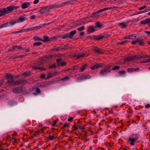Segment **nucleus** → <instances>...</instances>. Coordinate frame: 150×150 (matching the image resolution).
Instances as JSON below:
<instances>
[{
  "label": "nucleus",
  "mask_w": 150,
  "mask_h": 150,
  "mask_svg": "<svg viewBox=\"0 0 150 150\" xmlns=\"http://www.w3.org/2000/svg\"><path fill=\"white\" fill-rule=\"evenodd\" d=\"M111 66H109L103 68L100 71V74L102 76H103L104 75L110 73L111 71Z\"/></svg>",
  "instance_id": "obj_1"
},
{
  "label": "nucleus",
  "mask_w": 150,
  "mask_h": 150,
  "mask_svg": "<svg viewBox=\"0 0 150 150\" xmlns=\"http://www.w3.org/2000/svg\"><path fill=\"white\" fill-rule=\"evenodd\" d=\"M52 8V5L46 7L42 8L39 10V12L42 14H44L48 13L51 9H54Z\"/></svg>",
  "instance_id": "obj_2"
},
{
  "label": "nucleus",
  "mask_w": 150,
  "mask_h": 150,
  "mask_svg": "<svg viewBox=\"0 0 150 150\" xmlns=\"http://www.w3.org/2000/svg\"><path fill=\"white\" fill-rule=\"evenodd\" d=\"M148 57H149L147 55H143V56L140 55H137L132 57H129L126 59V60L127 61H129L138 59L145 58Z\"/></svg>",
  "instance_id": "obj_3"
},
{
  "label": "nucleus",
  "mask_w": 150,
  "mask_h": 150,
  "mask_svg": "<svg viewBox=\"0 0 150 150\" xmlns=\"http://www.w3.org/2000/svg\"><path fill=\"white\" fill-rule=\"evenodd\" d=\"M25 91V88L22 86L16 87L13 88L12 90V92L15 93L19 94L22 93Z\"/></svg>",
  "instance_id": "obj_4"
},
{
  "label": "nucleus",
  "mask_w": 150,
  "mask_h": 150,
  "mask_svg": "<svg viewBox=\"0 0 150 150\" xmlns=\"http://www.w3.org/2000/svg\"><path fill=\"white\" fill-rule=\"evenodd\" d=\"M68 4L67 1L62 3H55L52 5V8H58L64 6L65 5Z\"/></svg>",
  "instance_id": "obj_5"
},
{
  "label": "nucleus",
  "mask_w": 150,
  "mask_h": 150,
  "mask_svg": "<svg viewBox=\"0 0 150 150\" xmlns=\"http://www.w3.org/2000/svg\"><path fill=\"white\" fill-rule=\"evenodd\" d=\"M16 23H16V20H15L14 21H12L11 22H7L6 23L2 24V25L3 28L8 26L13 25Z\"/></svg>",
  "instance_id": "obj_6"
},
{
  "label": "nucleus",
  "mask_w": 150,
  "mask_h": 150,
  "mask_svg": "<svg viewBox=\"0 0 150 150\" xmlns=\"http://www.w3.org/2000/svg\"><path fill=\"white\" fill-rule=\"evenodd\" d=\"M27 20V18L25 16H21L18 18L16 20L17 23L23 22Z\"/></svg>",
  "instance_id": "obj_7"
},
{
  "label": "nucleus",
  "mask_w": 150,
  "mask_h": 150,
  "mask_svg": "<svg viewBox=\"0 0 150 150\" xmlns=\"http://www.w3.org/2000/svg\"><path fill=\"white\" fill-rule=\"evenodd\" d=\"M94 39V40H99L102 39L106 37V35H95L92 36Z\"/></svg>",
  "instance_id": "obj_8"
},
{
  "label": "nucleus",
  "mask_w": 150,
  "mask_h": 150,
  "mask_svg": "<svg viewBox=\"0 0 150 150\" xmlns=\"http://www.w3.org/2000/svg\"><path fill=\"white\" fill-rule=\"evenodd\" d=\"M62 58H58L56 59V62L59 66L63 67L66 65V63L64 62H61Z\"/></svg>",
  "instance_id": "obj_9"
},
{
  "label": "nucleus",
  "mask_w": 150,
  "mask_h": 150,
  "mask_svg": "<svg viewBox=\"0 0 150 150\" xmlns=\"http://www.w3.org/2000/svg\"><path fill=\"white\" fill-rule=\"evenodd\" d=\"M12 11V7L11 6L3 9V11L4 12H5L6 14L10 13Z\"/></svg>",
  "instance_id": "obj_10"
},
{
  "label": "nucleus",
  "mask_w": 150,
  "mask_h": 150,
  "mask_svg": "<svg viewBox=\"0 0 150 150\" xmlns=\"http://www.w3.org/2000/svg\"><path fill=\"white\" fill-rule=\"evenodd\" d=\"M91 76L89 75H87L86 76L83 75L80 76L79 78L77 79V80L79 81V80H83L85 79H88L91 78Z\"/></svg>",
  "instance_id": "obj_11"
},
{
  "label": "nucleus",
  "mask_w": 150,
  "mask_h": 150,
  "mask_svg": "<svg viewBox=\"0 0 150 150\" xmlns=\"http://www.w3.org/2000/svg\"><path fill=\"white\" fill-rule=\"evenodd\" d=\"M64 48H61L60 47H57L52 49L53 51H62L63 50L66 49L67 47V46L65 45Z\"/></svg>",
  "instance_id": "obj_12"
},
{
  "label": "nucleus",
  "mask_w": 150,
  "mask_h": 150,
  "mask_svg": "<svg viewBox=\"0 0 150 150\" xmlns=\"http://www.w3.org/2000/svg\"><path fill=\"white\" fill-rule=\"evenodd\" d=\"M93 50L96 53H98L99 54H103V51L102 50L98 48L94 47L93 48Z\"/></svg>",
  "instance_id": "obj_13"
},
{
  "label": "nucleus",
  "mask_w": 150,
  "mask_h": 150,
  "mask_svg": "<svg viewBox=\"0 0 150 150\" xmlns=\"http://www.w3.org/2000/svg\"><path fill=\"white\" fill-rule=\"evenodd\" d=\"M30 5V3L28 2H26L23 3L22 4L21 7L23 9H25L28 7Z\"/></svg>",
  "instance_id": "obj_14"
},
{
  "label": "nucleus",
  "mask_w": 150,
  "mask_h": 150,
  "mask_svg": "<svg viewBox=\"0 0 150 150\" xmlns=\"http://www.w3.org/2000/svg\"><path fill=\"white\" fill-rule=\"evenodd\" d=\"M139 134H133L132 135V137L137 142V141L139 139Z\"/></svg>",
  "instance_id": "obj_15"
},
{
  "label": "nucleus",
  "mask_w": 150,
  "mask_h": 150,
  "mask_svg": "<svg viewBox=\"0 0 150 150\" xmlns=\"http://www.w3.org/2000/svg\"><path fill=\"white\" fill-rule=\"evenodd\" d=\"M102 64H96L93 66L91 67V68L92 70H93L96 69L97 68L102 67Z\"/></svg>",
  "instance_id": "obj_16"
},
{
  "label": "nucleus",
  "mask_w": 150,
  "mask_h": 150,
  "mask_svg": "<svg viewBox=\"0 0 150 150\" xmlns=\"http://www.w3.org/2000/svg\"><path fill=\"white\" fill-rule=\"evenodd\" d=\"M87 55H86L85 54H75L74 55V57L77 59H79L81 57H83L84 56H87Z\"/></svg>",
  "instance_id": "obj_17"
},
{
  "label": "nucleus",
  "mask_w": 150,
  "mask_h": 150,
  "mask_svg": "<svg viewBox=\"0 0 150 150\" xmlns=\"http://www.w3.org/2000/svg\"><path fill=\"white\" fill-rule=\"evenodd\" d=\"M14 81L13 79H9L8 80L7 83L10 85V86H11L14 85Z\"/></svg>",
  "instance_id": "obj_18"
},
{
  "label": "nucleus",
  "mask_w": 150,
  "mask_h": 150,
  "mask_svg": "<svg viewBox=\"0 0 150 150\" xmlns=\"http://www.w3.org/2000/svg\"><path fill=\"white\" fill-rule=\"evenodd\" d=\"M76 30H74L70 32L68 34H69V36H70L69 38L72 39L73 37V35L76 33Z\"/></svg>",
  "instance_id": "obj_19"
},
{
  "label": "nucleus",
  "mask_w": 150,
  "mask_h": 150,
  "mask_svg": "<svg viewBox=\"0 0 150 150\" xmlns=\"http://www.w3.org/2000/svg\"><path fill=\"white\" fill-rule=\"evenodd\" d=\"M44 39H42V41L44 42H47L50 40L49 38L47 36H44L43 37Z\"/></svg>",
  "instance_id": "obj_20"
},
{
  "label": "nucleus",
  "mask_w": 150,
  "mask_h": 150,
  "mask_svg": "<svg viewBox=\"0 0 150 150\" xmlns=\"http://www.w3.org/2000/svg\"><path fill=\"white\" fill-rule=\"evenodd\" d=\"M60 37L63 39H65L68 38H69L70 36L68 33H66L63 35H61Z\"/></svg>",
  "instance_id": "obj_21"
},
{
  "label": "nucleus",
  "mask_w": 150,
  "mask_h": 150,
  "mask_svg": "<svg viewBox=\"0 0 150 150\" xmlns=\"http://www.w3.org/2000/svg\"><path fill=\"white\" fill-rule=\"evenodd\" d=\"M50 83L48 82H45L42 83L40 85L39 87H46L48 84Z\"/></svg>",
  "instance_id": "obj_22"
},
{
  "label": "nucleus",
  "mask_w": 150,
  "mask_h": 150,
  "mask_svg": "<svg viewBox=\"0 0 150 150\" xmlns=\"http://www.w3.org/2000/svg\"><path fill=\"white\" fill-rule=\"evenodd\" d=\"M103 25L101 24L99 22H97L95 23V28H99L103 27Z\"/></svg>",
  "instance_id": "obj_23"
},
{
  "label": "nucleus",
  "mask_w": 150,
  "mask_h": 150,
  "mask_svg": "<svg viewBox=\"0 0 150 150\" xmlns=\"http://www.w3.org/2000/svg\"><path fill=\"white\" fill-rule=\"evenodd\" d=\"M128 141L131 142L130 144L131 145H133L134 144V142H137L133 138L129 137L128 139Z\"/></svg>",
  "instance_id": "obj_24"
},
{
  "label": "nucleus",
  "mask_w": 150,
  "mask_h": 150,
  "mask_svg": "<svg viewBox=\"0 0 150 150\" xmlns=\"http://www.w3.org/2000/svg\"><path fill=\"white\" fill-rule=\"evenodd\" d=\"M87 30L88 32L93 33L95 31V29L93 27L90 26L88 27Z\"/></svg>",
  "instance_id": "obj_25"
},
{
  "label": "nucleus",
  "mask_w": 150,
  "mask_h": 150,
  "mask_svg": "<svg viewBox=\"0 0 150 150\" xmlns=\"http://www.w3.org/2000/svg\"><path fill=\"white\" fill-rule=\"evenodd\" d=\"M21 84V79H19L16 80L14 83V85H18Z\"/></svg>",
  "instance_id": "obj_26"
},
{
  "label": "nucleus",
  "mask_w": 150,
  "mask_h": 150,
  "mask_svg": "<svg viewBox=\"0 0 150 150\" xmlns=\"http://www.w3.org/2000/svg\"><path fill=\"white\" fill-rule=\"evenodd\" d=\"M17 103L15 101L11 100L8 103V105L10 106H13L14 105H17Z\"/></svg>",
  "instance_id": "obj_27"
},
{
  "label": "nucleus",
  "mask_w": 150,
  "mask_h": 150,
  "mask_svg": "<svg viewBox=\"0 0 150 150\" xmlns=\"http://www.w3.org/2000/svg\"><path fill=\"white\" fill-rule=\"evenodd\" d=\"M41 28V26H36L35 27H31L29 28V31H30L33 30H36L37 29L40 28Z\"/></svg>",
  "instance_id": "obj_28"
},
{
  "label": "nucleus",
  "mask_w": 150,
  "mask_h": 150,
  "mask_svg": "<svg viewBox=\"0 0 150 150\" xmlns=\"http://www.w3.org/2000/svg\"><path fill=\"white\" fill-rule=\"evenodd\" d=\"M119 25L122 28H125L127 26V25H126L125 23L123 22L119 23Z\"/></svg>",
  "instance_id": "obj_29"
},
{
  "label": "nucleus",
  "mask_w": 150,
  "mask_h": 150,
  "mask_svg": "<svg viewBox=\"0 0 150 150\" xmlns=\"http://www.w3.org/2000/svg\"><path fill=\"white\" fill-rule=\"evenodd\" d=\"M87 67V65L86 64H85L80 69V71L81 72H83L85 69H86V68Z\"/></svg>",
  "instance_id": "obj_30"
},
{
  "label": "nucleus",
  "mask_w": 150,
  "mask_h": 150,
  "mask_svg": "<svg viewBox=\"0 0 150 150\" xmlns=\"http://www.w3.org/2000/svg\"><path fill=\"white\" fill-rule=\"evenodd\" d=\"M100 13V12H98V10L97 11H96V12H93L92 13V15H91V17H94L97 16L98 15V14Z\"/></svg>",
  "instance_id": "obj_31"
},
{
  "label": "nucleus",
  "mask_w": 150,
  "mask_h": 150,
  "mask_svg": "<svg viewBox=\"0 0 150 150\" xmlns=\"http://www.w3.org/2000/svg\"><path fill=\"white\" fill-rule=\"evenodd\" d=\"M138 41L137 43H138L141 46H143L144 44V42L143 41V40L141 39H137Z\"/></svg>",
  "instance_id": "obj_32"
},
{
  "label": "nucleus",
  "mask_w": 150,
  "mask_h": 150,
  "mask_svg": "<svg viewBox=\"0 0 150 150\" xmlns=\"http://www.w3.org/2000/svg\"><path fill=\"white\" fill-rule=\"evenodd\" d=\"M6 77L7 78H10L11 79H13V78H14L15 76V75H13L11 74H6Z\"/></svg>",
  "instance_id": "obj_33"
},
{
  "label": "nucleus",
  "mask_w": 150,
  "mask_h": 150,
  "mask_svg": "<svg viewBox=\"0 0 150 150\" xmlns=\"http://www.w3.org/2000/svg\"><path fill=\"white\" fill-rule=\"evenodd\" d=\"M42 44V43L41 42H39L34 43L33 44V45L34 46L37 47L40 45Z\"/></svg>",
  "instance_id": "obj_34"
},
{
  "label": "nucleus",
  "mask_w": 150,
  "mask_h": 150,
  "mask_svg": "<svg viewBox=\"0 0 150 150\" xmlns=\"http://www.w3.org/2000/svg\"><path fill=\"white\" fill-rule=\"evenodd\" d=\"M70 79V78L67 76H66L63 78H61L60 80L62 81H67Z\"/></svg>",
  "instance_id": "obj_35"
},
{
  "label": "nucleus",
  "mask_w": 150,
  "mask_h": 150,
  "mask_svg": "<svg viewBox=\"0 0 150 150\" xmlns=\"http://www.w3.org/2000/svg\"><path fill=\"white\" fill-rule=\"evenodd\" d=\"M33 39L35 41L38 40V41H42V39L40 38H39V37H38L37 36H35L33 38Z\"/></svg>",
  "instance_id": "obj_36"
},
{
  "label": "nucleus",
  "mask_w": 150,
  "mask_h": 150,
  "mask_svg": "<svg viewBox=\"0 0 150 150\" xmlns=\"http://www.w3.org/2000/svg\"><path fill=\"white\" fill-rule=\"evenodd\" d=\"M140 62L141 63H148L150 62V58L148 59L143 60L142 61H141Z\"/></svg>",
  "instance_id": "obj_37"
},
{
  "label": "nucleus",
  "mask_w": 150,
  "mask_h": 150,
  "mask_svg": "<svg viewBox=\"0 0 150 150\" xmlns=\"http://www.w3.org/2000/svg\"><path fill=\"white\" fill-rule=\"evenodd\" d=\"M13 49H22V48L20 46H18L17 45H15L13 46Z\"/></svg>",
  "instance_id": "obj_38"
},
{
  "label": "nucleus",
  "mask_w": 150,
  "mask_h": 150,
  "mask_svg": "<svg viewBox=\"0 0 150 150\" xmlns=\"http://www.w3.org/2000/svg\"><path fill=\"white\" fill-rule=\"evenodd\" d=\"M22 76H24L25 77L30 75V74L28 72H25L21 74Z\"/></svg>",
  "instance_id": "obj_39"
},
{
  "label": "nucleus",
  "mask_w": 150,
  "mask_h": 150,
  "mask_svg": "<svg viewBox=\"0 0 150 150\" xmlns=\"http://www.w3.org/2000/svg\"><path fill=\"white\" fill-rule=\"evenodd\" d=\"M134 68H128L127 69V71L129 73H131L133 72Z\"/></svg>",
  "instance_id": "obj_40"
},
{
  "label": "nucleus",
  "mask_w": 150,
  "mask_h": 150,
  "mask_svg": "<svg viewBox=\"0 0 150 150\" xmlns=\"http://www.w3.org/2000/svg\"><path fill=\"white\" fill-rule=\"evenodd\" d=\"M0 16H2L6 14L5 12H4L3 9L2 10H0Z\"/></svg>",
  "instance_id": "obj_41"
},
{
  "label": "nucleus",
  "mask_w": 150,
  "mask_h": 150,
  "mask_svg": "<svg viewBox=\"0 0 150 150\" xmlns=\"http://www.w3.org/2000/svg\"><path fill=\"white\" fill-rule=\"evenodd\" d=\"M11 7H12V10H14L17 9L19 8V6H11Z\"/></svg>",
  "instance_id": "obj_42"
},
{
  "label": "nucleus",
  "mask_w": 150,
  "mask_h": 150,
  "mask_svg": "<svg viewBox=\"0 0 150 150\" xmlns=\"http://www.w3.org/2000/svg\"><path fill=\"white\" fill-rule=\"evenodd\" d=\"M127 42H128V41L127 40H124V41H122L120 42L119 43L120 45H124V44H126V43H127Z\"/></svg>",
  "instance_id": "obj_43"
},
{
  "label": "nucleus",
  "mask_w": 150,
  "mask_h": 150,
  "mask_svg": "<svg viewBox=\"0 0 150 150\" xmlns=\"http://www.w3.org/2000/svg\"><path fill=\"white\" fill-rule=\"evenodd\" d=\"M35 92L39 94L40 93L41 91L39 88H36L35 90Z\"/></svg>",
  "instance_id": "obj_44"
},
{
  "label": "nucleus",
  "mask_w": 150,
  "mask_h": 150,
  "mask_svg": "<svg viewBox=\"0 0 150 150\" xmlns=\"http://www.w3.org/2000/svg\"><path fill=\"white\" fill-rule=\"evenodd\" d=\"M78 129H85V126L82 125V126L79 125L77 127Z\"/></svg>",
  "instance_id": "obj_45"
},
{
  "label": "nucleus",
  "mask_w": 150,
  "mask_h": 150,
  "mask_svg": "<svg viewBox=\"0 0 150 150\" xmlns=\"http://www.w3.org/2000/svg\"><path fill=\"white\" fill-rule=\"evenodd\" d=\"M84 29V27L82 26L78 29V30L79 31H81Z\"/></svg>",
  "instance_id": "obj_46"
},
{
  "label": "nucleus",
  "mask_w": 150,
  "mask_h": 150,
  "mask_svg": "<svg viewBox=\"0 0 150 150\" xmlns=\"http://www.w3.org/2000/svg\"><path fill=\"white\" fill-rule=\"evenodd\" d=\"M29 28L27 29H23L20 30V32H21V33L23 32H27L28 31H29Z\"/></svg>",
  "instance_id": "obj_47"
},
{
  "label": "nucleus",
  "mask_w": 150,
  "mask_h": 150,
  "mask_svg": "<svg viewBox=\"0 0 150 150\" xmlns=\"http://www.w3.org/2000/svg\"><path fill=\"white\" fill-rule=\"evenodd\" d=\"M119 73L122 75H124L126 73V72L125 71H119Z\"/></svg>",
  "instance_id": "obj_48"
},
{
  "label": "nucleus",
  "mask_w": 150,
  "mask_h": 150,
  "mask_svg": "<svg viewBox=\"0 0 150 150\" xmlns=\"http://www.w3.org/2000/svg\"><path fill=\"white\" fill-rule=\"evenodd\" d=\"M147 6H142L139 8V10H141L144 9L146 8Z\"/></svg>",
  "instance_id": "obj_49"
},
{
  "label": "nucleus",
  "mask_w": 150,
  "mask_h": 150,
  "mask_svg": "<svg viewBox=\"0 0 150 150\" xmlns=\"http://www.w3.org/2000/svg\"><path fill=\"white\" fill-rule=\"evenodd\" d=\"M120 68V67L119 66H116L114 67H113L112 69V70H116L117 69H118Z\"/></svg>",
  "instance_id": "obj_50"
},
{
  "label": "nucleus",
  "mask_w": 150,
  "mask_h": 150,
  "mask_svg": "<svg viewBox=\"0 0 150 150\" xmlns=\"http://www.w3.org/2000/svg\"><path fill=\"white\" fill-rule=\"evenodd\" d=\"M27 82L26 80L23 79H21V83H26Z\"/></svg>",
  "instance_id": "obj_51"
},
{
  "label": "nucleus",
  "mask_w": 150,
  "mask_h": 150,
  "mask_svg": "<svg viewBox=\"0 0 150 150\" xmlns=\"http://www.w3.org/2000/svg\"><path fill=\"white\" fill-rule=\"evenodd\" d=\"M39 134V132L38 131H36L33 134V137H36L37 136V135Z\"/></svg>",
  "instance_id": "obj_52"
},
{
  "label": "nucleus",
  "mask_w": 150,
  "mask_h": 150,
  "mask_svg": "<svg viewBox=\"0 0 150 150\" xmlns=\"http://www.w3.org/2000/svg\"><path fill=\"white\" fill-rule=\"evenodd\" d=\"M138 40H137V39L133 41L131 43L133 45H135L136 43H137V41H138Z\"/></svg>",
  "instance_id": "obj_53"
},
{
  "label": "nucleus",
  "mask_w": 150,
  "mask_h": 150,
  "mask_svg": "<svg viewBox=\"0 0 150 150\" xmlns=\"http://www.w3.org/2000/svg\"><path fill=\"white\" fill-rule=\"evenodd\" d=\"M140 24H143L144 25L146 24V22L145 20H143L141 21L140 22Z\"/></svg>",
  "instance_id": "obj_54"
},
{
  "label": "nucleus",
  "mask_w": 150,
  "mask_h": 150,
  "mask_svg": "<svg viewBox=\"0 0 150 150\" xmlns=\"http://www.w3.org/2000/svg\"><path fill=\"white\" fill-rule=\"evenodd\" d=\"M112 8L111 7H108V8H103V11H106L107 10L111 9H112Z\"/></svg>",
  "instance_id": "obj_55"
},
{
  "label": "nucleus",
  "mask_w": 150,
  "mask_h": 150,
  "mask_svg": "<svg viewBox=\"0 0 150 150\" xmlns=\"http://www.w3.org/2000/svg\"><path fill=\"white\" fill-rule=\"evenodd\" d=\"M48 138L49 140H52L54 139V137L52 136H49L48 137Z\"/></svg>",
  "instance_id": "obj_56"
},
{
  "label": "nucleus",
  "mask_w": 150,
  "mask_h": 150,
  "mask_svg": "<svg viewBox=\"0 0 150 150\" xmlns=\"http://www.w3.org/2000/svg\"><path fill=\"white\" fill-rule=\"evenodd\" d=\"M133 71L137 72L139 71V68H134Z\"/></svg>",
  "instance_id": "obj_57"
},
{
  "label": "nucleus",
  "mask_w": 150,
  "mask_h": 150,
  "mask_svg": "<svg viewBox=\"0 0 150 150\" xmlns=\"http://www.w3.org/2000/svg\"><path fill=\"white\" fill-rule=\"evenodd\" d=\"M146 22V24L148 23H150V18H148V19H145Z\"/></svg>",
  "instance_id": "obj_58"
},
{
  "label": "nucleus",
  "mask_w": 150,
  "mask_h": 150,
  "mask_svg": "<svg viewBox=\"0 0 150 150\" xmlns=\"http://www.w3.org/2000/svg\"><path fill=\"white\" fill-rule=\"evenodd\" d=\"M56 67V66L55 64H54L52 65H51L50 66V68H54Z\"/></svg>",
  "instance_id": "obj_59"
},
{
  "label": "nucleus",
  "mask_w": 150,
  "mask_h": 150,
  "mask_svg": "<svg viewBox=\"0 0 150 150\" xmlns=\"http://www.w3.org/2000/svg\"><path fill=\"white\" fill-rule=\"evenodd\" d=\"M76 1V0H70L67 1V2L68 3V4L69 3L71 2H75Z\"/></svg>",
  "instance_id": "obj_60"
},
{
  "label": "nucleus",
  "mask_w": 150,
  "mask_h": 150,
  "mask_svg": "<svg viewBox=\"0 0 150 150\" xmlns=\"http://www.w3.org/2000/svg\"><path fill=\"white\" fill-rule=\"evenodd\" d=\"M35 18V16L34 15H32L30 17V18L31 19H34Z\"/></svg>",
  "instance_id": "obj_61"
},
{
  "label": "nucleus",
  "mask_w": 150,
  "mask_h": 150,
  "mask_svg": "<svg viewBox=\"0 0 150 150\" xmlns=\"http://www.w3.org/2000/svg\"><path fill=\"white\" fill-rule=\"evenodd\" d=\"M69 127V125L68 124H66V123H65L64 124L63 126V127H62V128H64V127Z\"/></svg>",
  "instance_id": "obj_62"
},
{
  "label": "nucleus",
  "mask_w": 150,
  "mask_h": 150,
  "mask_svg": "<svg viewBox=\"0 0 150 150\" xmlns=\"http://www.w3.org/2000/svg\"><path fill=\"white\" fill-rule=\"evenodd\" d=\"M34 69H39V70H42L43 69L42 68H41V67H35L34 68Z\"/></svg>",
  "instance_id": "obj_63"
},
{
  "label": "nucleus",
  "mask_w": 150,
  "mask_h": 150,
  "mask_svg": "<svg viewBox=\"0 0 150 150\" xmlns=\"http://www.w3.org/2000/svg\"><path fill=\"white\" fill-rule=\"evenodd\" d=\"M131 36H132V35H130L128 37H127V36L125 37H124L123 38L124 39H131V38L130 37Z\"/></svg>",
  "instance_id": "obj_64"
}]
</instances>
